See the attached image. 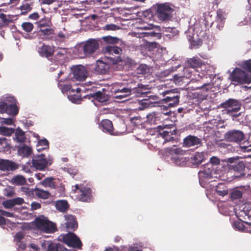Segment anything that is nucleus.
<instances>
[{"instance_id": "nucleus-20", "label": "nucleus", "mask_w": 251, "mask_h": 251, "mask_svg": "<svg viewBox=\"0 0 251 251\" xmlns=\"http://www.w3.org/2000/svg\"><path fill=\"white\" fill-rule=\"evenodd\" d=\"M109 69V64L101 60H98L95 67L96 73L100 74H105Z\"/></svg>"}, {"instance_id": "nucleus-57", "label": "nucleus", "mask_w": 251, "mask_h": 251, "mask_svg": "<svg viewBox=\"0 0 251 251\" xmlns=\"http://www.w3.org/2000/svg\"><path fill=\"white\" fill-rule=\"evenodd\" d=\"M104 29L107 30H116L119 29V27L114 24H109L105 25Z\"/></svg>"}, {"instance_id": "nucleus-27", "label": "nucleus", "mask_w": 251, "mask_h": 251, "mask_svg": "<svg viewBox=\"0 0 251 251\" xmlns=\"http://www.w3.org/2000/svg\"><path fill=\"white\" fill-rule=\"evenodd\" d=\"M39 32L40 33L41 35L45 36L48 39L53 37L54 34V30L52 26L39 29Z\"/></svg>"}, {"instance_id": "nucleus-47", "label": "nucleus", "mask_w": 251, "mask_h": 251, "mask_svg": "<svg viewBox=\"0 0 251 251\" xmlns=\"http://www.w3.org/2000/svg\"><path fill=\"white\" fill-rule=\"evenodd\" d=\"M147 120L151 124H155L157 120V117L154 112L150 113L147 116Z\"/></svg>"}, {"instance_id": "nucleus-14", "label": "nucleus", "mask_w": 251, "mask_h": 251, "mask_svg": "<svg viewBox=\"0 0 251 251\" xmlns=\"http://www.w3.org/2000/svg\"><path fill=\"white\" fill-rule=\"evenodd\" d=\"M100 126L102 131L106 133L113 136L119 135V132L115 131L112 122L109 120H102L100 122Z\"/></svg>"}, {"instance_id": "nucleus-35", "label": "nucleus", "mask_w": 251, "mask_h": 251, "mask_svg": "<svg viewBox=\"0 0 251 251\" xmlns=\"http://www.w3.org/2000/svg\"><path fill=\"white\" fill-rule=\"evenodd\" d=\"M66 227L69 230H75L77 228L76 221L72 217L71 219L66 222Z\"/></svg>"}, {"instance_id": "nucleus-51", "label": "nucleus", "mask_w": 251, "mask_h": 251, "mask_svg": "<svg viewBox=\"0 0 251 251\" xmlns=\"http://www.w3.org/2000/svg\"><path fill=\"white\" fill-rule=\"evenodd\" d=\"M185 153V151L180 148H176L171 150L172 156L176 155V156H182Z\"/></svg>"}, {"instance_id": "nucleus-12", "label": "nucleus", "mask_w": 251, "mask_h": 251, "mask_svg": "<svg viewBox=\"0 0 251 251\" xmlns=\"http://www.w3.org/2000/svg\"><path fill=\"white\" fill-rule=\"evenodd\" d=\"M19 168V165L15 162L9 159L0 158V170L4 172H13Z\"/></svg>"}, {"instance_id": "nucleus-24", "label": "nucleus", "mask_w": 251, "mask_h": 251, "mask_svg": "<svg viewBox=\"0 0 251 251\" xmlns=\"http://www.w3.org/2000/svg\"><path fill=\"white\" fill-rule=\"evenodd\" d=\"M133 89V88H132L131 84H127L126 87L121 86L118 88L113 87L112 93H125L131 95L132 90Z\"/></svg>"}, {"instance_id": "nucleus-28", "label": "nucleus", "mask_w": 251, "mask_h": 251, "mask_svg": "<svg viewBox=\"0 0 251 251\" xmlns=\"http://www.w3.org/2000/svg\"><path fill=\"white\" fill-rule=\"evenodd\" d=\"M55 206L56 209L60 212H66L69 207V205L66 200L57 201Z\"/></svg>"}, {"instance_id": "nucleus-1", "label": "nucleus", "mask_w": 251, "mask_h": 251, "mask_svg": "<svg viewBox=\"0 0 251 251\" xmlns=\"http://www.w3.org/2000/svg\"><path fill=\"white\" fill-rule=\"evenodd\" d=\"M154 15L160 22H167L171 20L174 9L172 5L168 2L154 4Z\"/></svg>"}, {"instance_id": "nucleus-16", "label": "nucleus", "mask_w": 251, "mask_h": 251, "mask_svg": "<svg viewBox=\"0 0 251 251\" xmlns=\"http://www.w3.org/2000/svg\"><path fill=\"white\" fill-rule=\"evenodd\" d=\"M79 194L78 199L80 201L89 202L92 199V191L90 188L86 187H81Z\"/></svg>"}, {"instance_id": "nucleus-8", "label": "nucleus", "mask_w": 251, "mask_h": 251, "mask_svg": "<svg viewBox=\"0 0 251 251\" xmlns=\"http://www.w3.org/2000/svg\"><path fill=\"white\" fill-rule=\"evenodd\" d=\"M227 162L230 163L228 165V168L235 172L240 174V176L244 175L245 164L243 161L238 160V157H230L227 159Z\"/></svg>"}, {"instance_id": "nucleus-63", "label": "nucleus", "mask_w": 251, "mask_h": 251, "mask_svg": "<svg viewBox=\"0 0 251 251\" xmlns=\"http://www.w3.org/2000/svg\"><path fill=\"white\" fill-rule=\"evenodd\" d=\"M104 40L109 43L114 44L116 42L117 39L112 37H105L103 38Z\"/></svg>"}, {"instance_id": "nucleus-38", "label": "nucleus", "mask_w": 251, "mask_h": 251, "mask_svg": "<svg viewBox=\"0 0 251 251\" xmlns=\"http://www.w3.org/2000/svg\"><path fill=\"white\" fill-rule=\"evenodd\" d=\"M35 195L38 198L43 199H47L50 197V194L48 191L40 189H37L35 190Z\"/></svg>"}, {"instance_id": "nucleus-50", "label": "nucleus", "mask_w": 251, "mask_h": 251, "mask_svg": "<svg viewBox=\"0 0 251 251\" xmlns=\"http://www.w3.org/2000/svg\"><path fill=\"white\" fill-rule=\"evenodd\" d=\"M31 9H32V7H31L30 4H29L28 3H25V4H23L21 6V10L22 14H25L27 13V12H28L29 11H30Z\"/></svg>"}, {"instance_id": "nucleus-7", "label": "nucleus", "mask_w": 251, "mask_h": 251, "mask_svg": "<svg viewBox=\"0 0 251 251\" xmlns=\"http://www.w3.org/2000/svg\"><path fill=\"white\" fill-rule=\"evenodd\" d=\"M36 226L46 233H53L57 230L55 225L47 219H37Z\"/></svg>"}, {"instance_id": "nucleus-11", "label": "nucleus", "mask_w": 251, "mask_h": 251, "mask_svg": "<svg viewBox=\"0 0 251 251\" xmlns=\"http://www.w3.org/2000/svg\"><path fill=\"white\" fill-rule=\"evenodd\" d=\"M55 47L54 46L43 44L38 49V52L42 57L47 58L49 60L51 61L55 52Z\"/></svg>"}, {"instance_id": "nucleus-32", "label": "nucleus", "mask_w": 251, "mask_h": 251, "mask_svg": "<svg viewBox=\"0 0 251 251\" xmlns=\"http://www.w3.org/2000/svg\"><path fill=\"white\" fill-rule=\"evenodd\" d=\"M104 51L111 54H119L122 51L120 48L113 45H109L105 47Z\"/></svg>"}, {"instance_id": "nucleus-36", "label": "nucleus", "mask_w": 251, "mask_h": 251, "mask_svg": "<svg viewBox=\"0 0 251 251\" xmlns=\"http://www.w3.org/2000/svg\"><path fill=\"white\" fill-rule=\"evenodd\" d=\"M142 34L144 37H149L151 38L160 39L161 34L160 33L155 32V31L149 30L148 31L143 32Z\"/></svg>"}, {"instance_id": "nucleus-64", "label": "nucleus", "mask_w": 251, "mask_h": 251, "mask_svg": "<svg viewBox=\"0 0 251 251\" xmlns=\"http://www.w3.org/2000/svg\"><path fill=\"white\" fill-rule=\"evenodd\" d=\"M0 213L2 215L7 217H13V214L12 213L7 212V211H6L2 210V209H0Z\"/></svg>"}, {"instance_id": "nucleus-13", "label": "nucleus", "mask_w": 251, "mask_h": 251, "mask_svg": "<svg viewBox=\"0 0 251 251\" xmlns=\"http://www.w3.org/2000/svg\"><path fill=\"white\" fill-rule=\"evenodd\" d=\"M73 78L76 80H84L87 76V72L85 68L82 65H77L72 68Z\"/></svg>"}, {"instance_id": "nucleus-23", "label": "nucleus", "mask_w": 251, "mask_h": 251, "mask_svg": "<svg viewBox=\"0 0 251 251\" xmlns=\"http://www.w3.org/2000/svg\"><path fill=\"white\" fill-rule=\"evenodd\" d=\"M179 98V95H173L172 97H166L163 99V100L165 103H167L168 107H173L178 104Z\"/></svg>"}, {"instance_id": "nucleus-2", "label": "nucleus", "mask_w": 251, "mask_h": 251, "mask_svg": "<svg viewBox=\"0 0 251 251\" xmlns=\"http://www.w3.org/2000/svg\"><path fill=\"white\" fill-rule=\"evenodd\" d=\"M59 239L64 243L70 247L77 249H81L82 243L79 238L74 233L69 232L66 234H62L59 236Z\"/></svg>"}, {"instance_id": "nucleus-46", "label": "nucleus", "mask_w": 251, "mask_h": 251, "mask_svg": "<svg viewBox=\"0 0 251 251\" xmlns=\"http://www.w3.org/2000/svg\"><path fill=\"white\" fill-rule=\"evenodd\" d=\"M22 28L26 32H30L33 29V25L30 22H24L22 25Z\"/></svg>"}, {"instance_id": "nucleus-42", "label": "nucleus", "mask_w": 251, "mask_h": 251, "mask_svg": "<svg viewBox=\"0 0 251 251\" xmlns=\"http://www.w3.org/2000/svg\"><path fill=\"white\" fill-rule=\"evenodd\" d=\"M18 107L15 104H11L8 105L6 113L12 116H15L18 114Z\"/></svg>"}, {"instance_id": "nucleus-31", "label": "nucleus", "mask_w": 251, "mask_h": 251, "mask_svg": "<svg viewBox=\"0 0 251 251\" xmlns=\"http://www.w3.org/2000/svg\"><path fill=\"white\" fill-rule=\"evenodd\" d=\"M245 190L243 189L235 188L233 189L230 195L231 200L234 201L241 198Z\"/></svg>"}, {"instance_id": "nucleus-9", "label": "nucleus", "mask_w": 251, "mask_h": 251, "mask_svg": "<svg viewBox=\"0 0 251 251\" xmlns=\"http://www.w3.org/2000/svg\"><path fill=\"white\" fill-rule=\"evenodd\" d=\"M225 139L228 142L239 143L245 139L244 133L239 130H231L225 134Z\"/></svg>"}, {"instance_id": "nucleus-54", "label": "nucleus", "mask_w": 251, "mask_h": 251, "mask_svg": "<svg viewBox=\"0 0 251 251\" xmlns=\"http://www.w3.org/2000/svg\"><path fill=\"white\" fill-rule=\"evenodd\" d=\"M242 67L249 72H251V59L246 60L242 63Z\"/></svg>"}, {"instance_id": "nucleus-37", "label": "nucleus", "mask_w": 251, "mask_h": 251, "mask_svg": "<svg viewBox=\"0 0 251 251\" xmlns=\"http://www.w3.org/2000/svg\"><path fill=\"white\" fill-rule=\"evenodd\" d=\"M15 138L19 142H24L25 140V132L21 129L17 128L15 132Z\"/></svg>"}, {"instance_id": "nucleus-10", "label": "nucleus", "mask_w": 251, "mask_h": 251, "mask_svg": "<svg viewBox=\"0 0 251 251\" xmlns=\"http://www.w3.org/2000/svg\"><path fill=\"white\" fill-rule=\"evenodd\" d=\"M241 104L239 101L235 99H229L221 104V107L227 109L228 113L237 112L241 109Z\"/></svg>"}, {"instance_id": "nucleus-6", "label": "nucleus", "mask_w": 251, "mask_h": 251, "mask_svg": "<svg viewBox=\"0 0 251 251\" xmlns=\"http://www.w3.org/2000/svg\"><path fill=\"white\" fill-rule=\"evenodd\" d=\"M81 47L84 54L86 56H88L94 53L99 49V43L98 41L96 39H89L82 43Z\"/></svg>"}, {"instance_id": "nucleus-26", "label": "nucleus", "mask_w": 251, "mask_h": 251, "mask_svg": "<svg viewBox=\"0 0 251 251\" xmlns=\"http://www.w3.org/2000/svg\"><path fill=\"white\" fill-rule=\"evenodd\" d=\"M37 27L38 28H43L44 27H49L52 26V24L51 19L50 18L46 17L40 19L37 23Z\"/></svg>"}, {"instance_id": "nucleus-44", "label": "nucleus", "mask_w": 251, "mask_h": 251, "mask_svg": "<svg viewBox=\"0 0 251 251\" xmlns=\"http://www.w3.org/2000/svg\"><path fill=\"white\" fill-rule=\"evenodd\" d=\"M63 248L64 251H67L66 248H62L60 244H57L53 243H50L48 246L47 251H59V250H61Z\"/></svg>"}, {"instance_id": "nucleus-61", "label": "nucleus", "mask_w": 251, "mask_h": 251, "mask_svg": "<svg viewBox=\"0 0 251 251\" xmlns=\"http://www.w3.org/2000/svg\"><path fill=\"white\" fill-rule=\"evenodd\" d=\"M240 151L243 152H250L251 151V145L249 146H240Z\"/></svg>"}, {"instance_id": "nucleus-40", "label": "nucleus", "mask_w": 251, "mask_h": 251, "mask_svg": "<svg viewBox=\"0 0 251 251\" xmlns=\"http://www.w3.org/2000/svg\"><path fill=\"white\" fill-rule=\"evenodd\" d=\"M150 68L145 64H140L136 69L137 74L145 75L150 72Z\"/></svg>"}, {"instance_id": "nucleus-25", "label": "nucleus", "mask_w": 251, "mask_h": 251, "mask_svg": "<svg viewBox=\"0 0 251 251\" xmlns=\"http://www.w3.org/2000/svg\"><path fill=\"white\" fill-rule=\"evenodd\" d=\"M56 180L59 181V179L56 180L52 177H47L43 180L42 184L45 187H48L52 189H56L58 187V183Z\"/></svg>"}, {"instance_id": "nucleus-43", "label": "nucleus", "mask_w": 251, "mask_h": 251, "mask_svg": "<svg viewBox=\"0 0 251 251\" xmlns=\"http://www.w3.org/2000/svg\"><path fill=\"white\" fill-rule=\"evenodd\" d=\"M216 193L221 196H225L228 194L226 187L223 184H219L216 189Z\"/></svg>"}, {"instance_id": "nucleus-30", "label": "nucleus", "mask_w": 251, "mask_h": 251, "mask_svg": "<svg viewBox=\"0 0 251 251\" xmlns=\"http://www.w3.org/2000/svg\"><path fill=\"white\" fill-rule=\"evenodd\" d=\"M18 152L21 156L28 157L32 153V151L30 147L24 145L19 148Z\"/></svg>"}, {"instance_id": "nucleus-5", "label": "nucleus", "mask_w": 251, "mask_h": 251, "mask_svg": "<svg viewBox=\"0 0 251 251\" xmlns=\"http://www.w3.org/2000/svg\"><path fill=\"white\" fill-rule=\"evenodd\" d=\"M157 130L160 136L165 139V141H170L174 140L173 135L176 133V127L172 125H165L163 126H159Z\"/></svg>"}, {"instance_id": "nucleus-56", "label": "nucleus", "mask_w": 251, "mask_h": 251, "mask_svg": "<svg viewBox=\"0 0 251 251\" xmlns=\"http://www.w3.org/2000/svg\"><path fill=\"white\" fill-rule=\"evenodd\" d=\"M25 235L23 233V232H18L17 233H16L14 237L15 240L17 242H20L21 240L24 238Z\"/></svg>"}, {"instance_id": "nucleus-48", "label": "nucleus", "mask_w": 251, "mask_h": 251, "mask_svg": "<svg viewBox=\"0 0 251 251\" xmlns=\"http://www.w3.org/2000/svg\"><path fill=\"white\" fill-rule=\"evenodd\" d=\"M14 181L17 185H24L26 183V179L22 176H17L14 178Z\"/></svg>"}, {"instance_id": "nucleus-60", "label": "nucleus", "mask_w": 251, "mask_h": 251, "mask_svg": "<svg viewBox=\"0 0 251 251\" xmlns=\"http://www.w3.org/2000/svg\"><path fill=\"white\" fill-rule=\"evenodd\" d=\"M41 207V205L40 203L37 202L33 201L31 204V209L32 210H35L38 209L40 208Z\"/></svg>"}, {"instance_id": "nucleus-41", "label": "nucleus", "mask_w": 251, "mask_h": 251, "mask_svg": "<svg viewBox=\"0 0 251 251\" xmlns=\"http://www.w3.org/2000/svg\"><path fill=\"white\" fill-rule=\"evenodd\" d=\"M113 94V97L116 99L120 100L119 102H124L129 99H127L130 95L125 93H112Z\"/></svg>"}, {"instance_id": "nucleus-21", "label": "nucleus", "mask_w": 251, "mask_h": 251, "mask_svg": "<svg viewBox=\"0 0 251 251\" xmlns=\"http://www.w3.org/2000/svg\"><path fill=\"white\" fill-rule=\"evenodd\" d=\"M188 66L193 69L201 68L204 65V62L198 56L189 58L187 61Z\"/></svg>"}, {"instance_id": "nucleus-58", "label": "nucleus", "mask_w": 251, "mask_h": 251, "mask_svg": "<svg viewBox=\"0 0 251 251\" xmlns=\"http://www.w3.org/2000/svg\"><path fill=\"white\" fill-rule=\"evenodd\" d=\"M209 162L212 165H217L220 164V160L218 157L216 156H212L210 158Z\"/></svg>"}, {"instance_id": "nucleus-34", "label": "nucleus", "mask_w": 251, "mask_h": 251, "mask_svg": "<svg viewBox=\"0 0 251 251\" xmlns=\"http://www.w3.org/2000/svg\"><path fill=\"white\" fill-rule=\"evenodd\" d=\"M226 13L222 9H219L217 11V17L216 21L219 23L222 27L223 26L224 21L226 19Z\"/></svg>"}, {"instance_id": "nucleus-49", "label": "nucleus", "mask_w": 251, "mask_h": 251, "mask_svg": "<svg viewBox=\"0 0 251 251\" xmlns=\"http://www.w3.org/2000/svg\"><path fill=\"white\" fill-rule=\"evenodd\" d=\"M49 145V143L46 139H43L40 140H39V141L38 142L37 147L44 146V147H43L42 149H41V148L38 149L37 150L40 151L41 149H45L48 148Z\"/></svg>"}, {"instance_id": "nucleus-3", "label": "nucleus", "mask_w": 251, "mask_h": 251, "mask_svg": "<svg viewBox=\"0 0 251 251\" xmlns=\"http://www.w3.org/2000/svg\"><path fill=\"white\" fill-rule=\"evenodd\" d=\"M230 79L232 81L238 84H249L251 83V75L240 68H235L230 75Z\"/></svg>"}, {"instance_id": "nucleus-45", "label": "nucleus", "mask_w": 251, "mask_h": 251, "mask_svg": "<svg viewBox=\"0 0 251 251\" xmlns=\"http://www.w3.org/2000/svg\"><path fill=\"white\" fill-rule=\"evenodd\" d=\"M58 86L63 93L71 90L72 87L71 85L68 83H63L61 80L58 82Z\"/></svg>"}, {"instance_id": "nucleus-62", "label": "nucleus", "mask_w": 251, "mask_h": 251, "mask_svg": "<svg viewBox=\"0 0 251 251\" xmlns=\"http://www.w3.org/2000/svg\"><path fill=\"white\" fill-rule=\"evenodd\" d=\"M28 247L30 249V251H39L40 250L39 246L34 243H30Z\"/></svg>"}, {"instance_id": "nucleus-29", "label": "nucleus", "mask_w": 251, "mask_h": 251, "mask_svg": "<svg viewBox=\"0 0 251 251\" xmlns=\"http://www.w3.org/2000/svg\"><path fill=\"white\" fill-rule=\"evenodd\" d=\"M204 159L203 154L202 152H197L191 157V162L195 165L201 164Z\"/></svg>"}, {"instance_id": "nucleus-4", "label": "nucleus", "mask_w": 251, "mask_h": 251, "mask_svg": "<svg viewBox=\"0 0 251 251\" xmlns=\"http://www.w3.org/2000/svg\"><path fill=\"white\" fill-rule=\"evenodd\" d=\"M53 161L51 158L47 159L44 154L37 155L33 157L32 160V166L37 170H44L45 168L50 165Z\"/></svg>"}, {"instance_id": "nucleus-19", "label": "nucleus", "mask_w": 251, "mask_h": 251, "mask_svg": "<svg viewBox=\"0 0 251 251\" xmlns=\"http://www.w3.org/2000/svg\"><path fill=\"white\" fill-rule=\"evenodd\" d=\"M84 98L90 100L93 98L101 102H105L108 100L107 96L105 93L100 91L87 94Z\"/></svg>"}, {"instance_id": "nucleus-22", "label": "nucleus", "mask_w": 251, "mask_h": 251, "mask_svg": "<svg viewBox=\"0 0 251 251\" xmlns=\"http://www.w3.org/2000/svg\"><path fill=\"white\" fill-rule=\"evenodd\" d=\"M55 54L53 55L54 61L55 62H60L64 60L67 53V49L66 48H57L55 49Z\"/></svg>"}, {"instance_id": "nucleus-18", "label": "nucleus", "mask_w": 251, "mask_h": 251, "mask_svg": "<svg viewBox=\"0 0 251 251\" xmlns=\"http://www.w3.org/2000/svg\"><path fill=\"white\" fill-rule=\"evenodd\" d=\"M24 200L20 197H18L13 199H9L4 201L2 202V204L5 208L10 209L16 205H21L24 203Z\"/></svg>"}, {"instance_id": "nucleus-52", "label": "nucleus", "mask_w": 251, "mask_h": 251, "mask_svg": "<svg viewBox=\"0 0 251 251\" xmlns=\"http://www.w3.org/2000/svg\"><path fill=\"white\" fill-rule=\"evenodd\" d=\"M210 88V84L204 83L194 88V89L202 90L203 92H207Z\"/></svg>"}, {"instance_id": "nucleus-17", "label": "nucleus", "mask_w": 251, "mask_h": 251, "mask_svg": "<svg viewBox=\"0 0 251 251\" xmlns=\"http://www.w3.org/2000/svg\"><path fill=\"white\" fill-rule=\"evenodd\" d=\"M201 144V140L197 136L189 135L183 139V146L186 147H190Z\"/></svg>"}, {"instance_id": "nucleus-59", "label": "nucleus", "mask_w": 251, "mask_h": 251, "mask_svg": "<svg viewBox=\"0 0 251 251\" xmlns=\"http://www.w3.org/2000/svg\"><path fill=\"white\" fill-rule=\"evenodd\" d=\"M7 104L5 102H0V112L1 113H6L7 108Z\"/></svg>"}, {"instance_id": "nucleus-53", "label": "nucleus", "mask_w": 251, "mask_h": 251, "mask_svg": "<svg viewBox=\"0 0 251 251\" xmlns=\"http://www.w3.org/2000/svg\"><path fill=\"white\" fill-rule=\"evenodd\" d=\"M13 129L6 127H0V132L5 135H10L13 132Z\"/></svg>"}, {"instance_id": "nucleus-39", "label": "nucleus", "mask_w": 251, "mask_h": 251, "mask_svg": "<svg viewBox=\"0 0 251 251\" xmlns=\"http://www.w3.org/2000/svg\"><path fill=\"white\" fill-rule=\"evenodd\" d=\"M12 22V20L10 19L9 16H7L3 13L0 14V26H5L8 25L9 23Z\"/></svg>"}, {"instance_id": "nucleus-55", "label": "nucleus", "mask_w": 251, "mask_h": 251, "mask_svg": "<svg viewBox=\"0 0 251 251\" xmlns=\"http://www.w3.org/2000/svg\"><path fill=\"white\" fill-rule=\"evenodd\" d=\"M67 172L71 176H72V177L74 179L76 180L78 178L77 177H75V176L78 175V170L77 169L75 168H67Z\"/></svg>"}, {"instance_id": "nucleus-15", "label": "nucleus", "mask_w": 251, "mask_h": 251, "mask_svg": "<svg viewBox=\"0 0 251 251\" xmlns=\"http://www.w3.org/2000/svg\"><path fill=\"white\" fill-rule=\"evenodd\" d=\"M135 86H132L134 89L132 90V94H135L138 97H148L150 98L151 96H148L150 94V92L146 91V89L145 86L139 83L137 84L134 83Z\"/></svg>"}, {"instance_id": "nucleus-33", "label": "nucleus", "mask_w": 251, "mask_h": 251, "mask_svg": "<svg viewBox=\"0 0 251 251\" xmlns=\"http://www.w3.org/2000/svg\"><path fill=\"white\" fill-rule=\"evenodd\" d=\"M171 160L176 165L180 166H184L187 162V158L184 157L181 155H173L171 157Z\"/></svg>"}]
</instances>
